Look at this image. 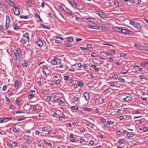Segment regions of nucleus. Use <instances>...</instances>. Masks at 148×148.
Here are the masks:
<instances>
[{
	"label": "nucleus",
	"instance_id": "nucleus-18",
	"mask_svg": "<svg viewBox=\"0 0 148 148\" xmlns=\"http://www.w3.org/2000/svg\"><path fill=\"white\" fill-rule=\"evenodd\" d=\"M57 58H55L54 59L51 61V63L53 65H56L57 64V61L56 60Z\"/></svg>",
	"mask_w": 148,
	"mask_h": 148
},
{
	"label": "nucleus",
	"instance_id": "nucleus-62",
	"mask_svg": "<svg viewBox=\"0 0 148 148\" xmlns=\"http://www.w3.org/2000/svg\"><path fill=\"white\" fill-rule=\"evenodd\" d=\"M22 43L23 44H25L27 43V40H24L22 41Z\"/></svg>",
	"mask_w": 148,
	"mask_h": 148
},
{
	"label": "nucleus",
	"instance_id": "nucleus-22",
	"mask_svg": "<svg viewBox=\"0 0 148 148\" xmlns=\"http://www.w3.org/2000/svg\"><path fill=\"white\" fill-rule=\"evenodd\" d=\"M64 45L66 47H72L73 46L72 45L70 44L69 43L64 44Z\"/></svg>",
	"mask_w": 148,
	"mask_h": 148
},
{
	"label": "nucleus",
	"instance_id": "nucleus-54",
	"mask_svg": "<svg viewBox=\"0 0 148 148\" xmlns=\"http://www.w3.org/2000/svg\"><path fill=\"white\" fill-rule=\"evenodd\" d=\"M82 40V38H78L77 39H76V40L77 42H79V41H81Z\"/></svg>",
	"mask_w": 148,
	"mask_h": 148
},
{
	"label": "nucleus",
	"instance_id": "nucleus-33",
	"mask_svg": "<svg viewBox=\"0 0 148 148\" xmlns=\"http://www.w3.org/2000/svg\"><path fill=\"white\" fill-rule=\"evenodd\" d=\"M124 142H125V141L123 139H120L119 140V144H120L124 143Z\"/></svg>",
	"mask_w": 148,
	"mask_h": 148
},
{
	"label": "nucleus",
	"instance_id": "nucleus-53",
	"mask_svg": "<svg viewBox=\"0 0 148 148\" xmlns=\"http://www.w3.org/2000/svg\"><path fill=\"white\" fill-rule=\"evenodd\" d=\"M101 121L102 123H105L106 122V119H101Z\"/></svg>",
	"mask_w": 148,
	"mask_h": 148
},
{
	"label": "nucleus",
	"instance_id": "nucleus-21",
	"mask_svg": "<svg viewBox=\"0 0 148 148\" xmlns=\"http://www.w3.org/2000/svg\"><path fill=\"white\" fill-rule=\"evenodd\" d=\"M134 46L138 50H139V49L140 48V45H138L137 44H135Z\"/></svg>",
	"mask_w": 148,
	"mask_h": 148
},
{
	"label": "nucleus",
	"instance_id": "nucleus-2",
	"mask_svg": "<svg viewBox=\"0 0 148 148\" xmlns=\"http://www.w3.org/2000/svg\"><path fill=\"white\" fill-rule=\"evenodd\" d=\"M14 14L16 15H18L20 14V11L19 8L18 7H14L13 10Z\"/></svg>",
	"mask_w": 148,
	"mask_h": 148
},
{
	"label": "nucleus",
	"instance_id": "nucleus-44",
	"mask_svg": "<svg viewBox=\"0 0 148 148\" xmlns=\"http://www.w3.org/2000/svg\"><path fill=\"white\" fill-rule=\"evenodd\" d=\"M16 114L18 113H25V112L24 111H16L15 112Z\"/></svg>",
	"mask_w": 148,
	"mask_h": 148
},
{
	"label": "nucleus",
	"instance_id": "nucleus-7",
	"mask_svg": "<svg viewBox=\"0 0 148 148\" xmlns=\"http://www.w3.org/2000/svg\"><path fill=\"white\" fill-rule=\"evenodd\" d=\"M23 37L26 38L28 39V41H30L29 36L28 33L26 32L25 34H23Z\"/></svg>",
	"mask_w": 148,
	"mask_h": 148
},
{
	"label": "nucleus",
	"instance_id": "nucleus-28",
	"mask_svg": "<svg viewBox=\"0 0 148 148\" xmlns=\"http://www.w3.org/2000/svg\"><path fill=\"white\" fill-rule=\"evenodd\" d=\"M134 136V135L132 134H127L126 136L128 137H132Z\"/></svg>",
	"mask_w": 148,
	"mask_h": 148
},
{
	"label": "nucleus",
	"instance_id": "nucleus-26",
	"mask_svg": "<svg viewBox=\"0 0 148 148\" xmlns=\"http://www.w3.org/2000/svg\"><path fill=\"white\" fill-rule=\"evenodd\" d=\"M97 29L99 30H104V29H103V28L101 27H99V26H97Z\"/></svg>",
	"mask_w": 148,
	"mask_h": 148
},
{
	"label": "nucleus",
	"instance_id": "nucleus-51",
	"mask_svg": "<svg viewBox=\"0 0 148 148\" xmlns=\"http://www.w3.org/2000/svg\"><path fill=\"white\" fill-rule=\"evenodd\" d=\"M73 99L75 101H77L78 98L77 97H73Z\"/></svg>",
	"mask_w": 148,
	"mask_h": 148
},
{
	"label": "nucleus",
	"instance_id": "nucleus-25",
	"mask_svg": "<svg viewBox=\"0 0 148 148\" xmlns=\"http://www.w3.org/2000/svg\"><path fill=\"white\" fill-rule=\"evenodd\" d=\"M139 50H147V49H146V47H144L141 46H140V48L139 49Z\"/></svg>",
	"mask_w": 148,
	"mask_h": 148
},
{
	"label": "nucleus",
	"instance_id": "nucleus-9",
	"mask_svg": "<svg viewBox=\"0 0 148 148\" xmlns=\"http://www.w3.org/2000/svg\"><path fill=\"white\" fill-rule=\"evenodd\" d=\"M6 2L9 4L10 5L12 6H15V4L12 1L10 0H7Z\"/></svg>",
	"mask_w": 148,
	"mask_h": 148
},
{
	"label": "nucleus",
	"instance_id": "nucleus-31",
	"mask_svg": "<svg viewBox=\"0 0 148 148\" xmlns=\"http://www.w3.org/2000/svg\"><path fill=\"white\" fill-rule=\"evenodd\" d=\"M60 8L61 10H62L63 12L65 11V10L61 5H60Z\"/></svg>",
	"mask_w": 148,
	"mask_h": 148
},
{
	"label": "nucleus",
	"instance_id": "nucleus-61",
	"mask_svg": "<svg viewBox=\"0 0 148 148\" xmlns=\"http://www.w3.org/2000/svg\"><path fill=\"white\" fill-rule=\"evenodd\" d=\"M80 48L82 49V50H85L88 49H87L84 47H81Z\"/></svg>",
	"mask_w": 148,
	"mask_h": 148
},
{
	"label": "nucleus",
	"instance_id": "nucleus-56",
	"mask_svg": "<svg viewBox=\"0 0 148 148\" xmlns=\"http://www.w3.org/2000/svg\"><path fill=\"white\" fill-rule=\"evenodd\" d=\"M7 88V86L5 85H4L2 88V89L3 91L5 90Z\"/></svg>",
	"mask_w": 148,
	"mask_h": 148
},
{
	"label": "nucleus",
	"instance_id": "nucleus-49",
	"mask_svg": "<svg viewBox=\"0 0 148 148\" xmlns=\"http://www.w3.org/2000/svg\"><path fill=\"white\" fill-rule=\"evenodd\" d=\"M116 132V134L118 135H121L122 134L121 132L120 131H118L117 132Z\"/></svg>",
	"mask_w": 148,
	"mask_h": 148
},
{
	"label": "nucleus",
	"instance_id": "nucleus-10",
	"mask_svg": "<svg viewBox=\"0 0 148 148\" xmlns=\"http://www.w3.org/2000/svg\"><path fill=\"white\" fill-rule=\"evenodd\" d=\"M14 28V30H17L19 29V27L17 23H14L13 24Z\"/></svg>",
	"mask_w": 148,
	"mask_h": 148
},
{
	"label": "nucleus",
	"instance_id": "nucleus-37",
	"mask_svg": "<svg viewBox=\"0 0 148 148\" xmlns=\"http://www.w3.org/2000/svg\"><path fill=\"white\" fill-rule=\"evenodd\" d=\"M85 110H87V111H89V112H90L91 111V110H92L90 108H89L88 107H87V108H85Z\"/></svg>",
	"mask_w": 148,
	"mask_h": 148
},
{
	"label": "nucleus",
	"instance_id": "nucleus-52",
	"mask_svg": "<svg viewBox=\"0 0 148 148\" xmlns=\"http://www.w3.org/2000/svg\"><path fill=\"white\" fill-rule=\"evenodd\" d=\"M56 118H58L57 120H61L62 119V118L61 116H57L56 117Z\"/></svg>",
	"mask_w": 148,
	"mask_h": 148
},
{
	"label": "nucleus",
	"instance_id": "nucleus-3",
	"mask_svg": "<svg viewBox=\"0 0 148 148\" xmlns=\"http://www.w3.org/2000/svg\"><path fill=\"white\" fill-rule=\"evenodd\" d=\"M83 96L85 97V99L87 101L90 100V94L87 92H85L83 94Z\"/></svg>",
	"mask_w": 148,
	"mask_h": 148
},
{
	"label": "nucleus",
	"instance_id": "nucleus-34",
	"mask_svg": "<svg viewBox=\"0 0 148 148\" xmlns=\"http://www.w3.org/2000/svg\"><path fill=\"white\" fill-rule=\"evenodd\" d=\"M17 52V53L18 54H21L22 53V52L20 50V49H16V50Z\"/></svg>",
	"mask_w": 148,
	"mask_h": 148
},
{
	"label": "nucleus",
	"instance_id": "nucleus-45",
	"mask_svg": "<svg viewBox=\"0 0 148 148\" xmlns=\"http://www.w3.org/2000/svg\"><path fill=\"white\" fill-rule=\"evenodd\" d=\"M119 119H120V120H121L123 119H124V117L123 116H120L119 117Z\"/></svg>",
	"mask_w": 148,
	"mask_h": 148
},
{
	"label": "nucleus",
	"instance_id": "nucleus-36",
	"mask_svg": "<svg viewBox=\"0 0 148 148\" xmlns=\"http://www.w3.org/2000/svg\"><path fill=\"white\" fill-rule=\"evenodd\" d=\"M70 78V77L68 76H65L64 77V78L65 80H68Z\"/></svg>",
	"mask_w": 148,
	"mask_h": 148
},
{
	"label": "nucleus",
	"instance_id": "nucleus-19",
	"mask_svg": "<svg viewBox=\"0 0 148 148\" xmlns=\"http://www.w3.org/2000/svg\"><path fill=\"white\" fill-rule=\"evenodd\" d=\"M84 84V83L83 82H77V85L81 87L83 86Z\"/></svg>",
	"mask_w": 148,
	"mask_h": 148
},
{
	"label": "nucleus",
	"instance_id": "nucleus-63",
	"mask_svg": "<svg viewBox=\"0 0 148 148\" xmlns=\"http://www.w3.org/2000/svg\"><path fill=\"white\" fill-rule=\"evenodd\" d=\"M132 32L130 30H127V34H131L132 33Z\"/></svg>",
	"mask_w": 148,
	"mask_h": 148
},
{
	"label": "nucleus",
	"instance_id": "nucleus-6",
	"mask_svg": "<svg viewBox=\"0 0 148 148\" xmlns=\"http://www.w3.org/2000/svg\"><path fill=\"white\" fill-rule=\"evenodd\" d=\"M97 14L99 15V16L102 18H105V17H107L106 15L104 14L102 12H98L97 13Z\"/></svg>",
	"mask_w": 148,
	"mask_h": 148
},
{
	"label": "nucleus",
	"instance_id": "nucleus-41",
	"mask_svg": "<svg viewBox=\"0 0 148 148\" xmlns=\"http://www.w3.org/2000/svg\"><path fill=\"white\" fill-rule=\"evenodd\" d=\"M120 55L121 57H125L127 55L124 53H120Z\"/></svg>",
	"mask_w": 148,
	"mask_h": 148
},
{
	"label": "nucleus",
	"instance_id": "nucleus-60",
	"mask_svg": "<svg viewBox=\"0 0 148 148\" xmlns=\"http://www.w3.org/2000/svg\"><path fill=\"white\" fill-rule=\"evenodd\" d=\"M69 140L73 143H75L76 142V140L75 139H69Z\"/></svg>",
	"mask_w": 148,
	"mask_h": 148
},
{
	"label": "nucleus",
	"instance_id": "nucleus-46",
	"mask_svg": "<svg viewBox=\"0 0 148 148\" xmlns=\"http://www.w3.org/2000/svg\"><path fill=\"white\" fill-rule=\"evenodd\" d=\"M91 45L90 44H88L87 45L86 47L87 48H90L91 47Z\"/></svg>",
	"mask_w": 148,
	"mask_h": 148
},
{
	"label": "nucleus",
	"instance_id": "nucleus-1",
	"mask_svg": "<svg viewBox=\"0 0 148 148\" xmlns=\"http://www.w3.org/2000/svg\"><path fill=\"white\" fill-rule=\"evenodd\" d=\"M6 19L5 27L6 29H8L9 26L10 20V17L8 16H6Z\"/></svg>",
	"mask_w": 148,
	"mask_h": 148
},
{
	"label": "nucleus",
	"instance_id": "nucleus-27",
	"mask_svg": "<svg viewBox=\"0 0 148 148\" xmlns=\"http://www.w3.org/2000/svg\"><path fill=\"white\" fill-rule=\"evenodd\" d=\"M7 121H4L3 118H0V123H3L7 122Z\"/></svg>",
	"mask_w": 148,
	"mask_h": 148
},
{
	"label": "nucleus",
	"instance_id": "nucleus-57",
	"mask_svg": "<svg viewBox=\"0 0 148 148\" xmlns=\"http://www.w3.org/2000/svg\"><path fill=\"white\" fill-rule=\"evenodd\" d=\"M104 54L105 55H106L107 56H110L112 54L111 53H108V52H105L104 53Z\"/></svg>",
	"mask_w": 148,
	"mask_h": 148
},
{
	"label": "nucleus",
	"instance_id": "nucleus-17",
	"mask_svg": "<svg viewBox=\"0 0 148 148\" xmlns=\"http://www.w3.org/2000/svg\"><path fill=\"white\" fill-rule=\"evenodd\" d=\"M134 27L138 29H140L141 28V26L138 23H136Z\"/></svg>",
	"mask_w": 148,
	"mask_h": 148
},
{
	"label": "nucleus",
	"instance_id": "nucleus-30",
	"mask_svg": "<svg viewBox=\"0 0 148 148\" xmlns=\"http://www.w3.org/2000/svg\"><path fill=\"white\" fill-rule=\"evenodd\" d=\"M107 123L108 124L110 125H112L114 124L113 122L112 121H107Z\"/></svg>",
	"mask_w": 148,
	"mask_h": 148
},
{
	"label": "nucleus",
	"instance_id": "nucleus-35",
	"mask_svg": "<svg viewBox=\"0 0 148 148\" xmlns=\"http://www.w3.org/2000/svg\"><path fill=\"white\" fill-rule=\"evenodd\" d=\"M49 15L50 17H52V18H55V16L54 15L51 13V12H49Z\"/></svg>",
	"mask_w": 148,
	"mask_h": 148
},
{
	"label": "nucleus",
	"instance_id": "nucleus-13",
	"mask_svg": "<svg viewBox=\"0 0 148 148\" xmlns=\"http://www.w3.org/2000/svg\"><path fill=\"white\" fill-rule=\"evenodd\" d=\"M97 26H92V25H89L87 26V27L88 28L95 29H97Z\"/></svg>",
	"mask_w": 148,
	"mask_h": 148
},
{
	"label": "nucleus",
	"instance_id": "nucleus-14",
	"mask_svg": "<svg viewBox=\"0 0 148 148\" xmlns=\"http://www.w3.org/2000/svg\"><path fill=\"white\" fill-rule=\"evenodd\" d=\"M24 63L23 64V65L24 66L27 67L28 65V61L27 60H25L24 61Z\"/></svg>",
	"mask_w": 148,
	"mask_h": 148
},
{
	"label": "nucleus",
	"instance_id": "nucleus-32",
	"mask_svg": "<svg viewBox=\"0 0 148 148\" xmlns=\"http://www.w3.org/2000/svg\"><path fill=\"white\" fill-rule=\"evenodd\" d=\"M121 31V32H122L123 33H124V34H127V30L123 29H122Z\"/></svg>",
	"mask_w": 148,
	"mask_h": 148
},
{
	"label": "nucleus",
	"instance_id": "nucleus-50",
	"mask_svg": "<svg viewBox=\"0 0 148 148\" xmlns=\"http://www.w3.org/2000/svg\"><path fill=\"white\" fill-rule=\"evenodd\" d=\"M91 128L95 130V128H97V127L95 125H92L91 126Z\"/></svg>",
	"mask_w": 148,
	"mask_h": 148
},
{
	"label": "nucleus",
	"instance_id": "nucleus-29",
	"mask_svg": "<svg viewBox=\"0 0 148 148\" xmlns=\"http://www.w3.org/2000/svg\"><path fill=\"white\" fill-rule=\"evenodd\" d=\"M17 144V143L15 142H14L12 143V147H15Z\"/></svg>",
	"mask_w": 148,
	"mask_h": 148
},
{
	"label": "nucleus",
	"instance_id": "nucleus-4",
	"mask_svg": "<svg viewBox=\"0 0 148 148\" xmlns=\"http://www.w3.org/2000/svg\"><path fill=\"white\" fill-rule=\"evenodd\" d=\"M114 30L117 32H121L122 28L120 27H116L113 28Z\"/></svg>",
	"mask_w": 148,
	"mask_h": 148
},
{
	"label": "nucleus",
	"instance_id": "nucleus-38",
	"mask_svg": "<svg viewBox=\"0 0 148 148\" xmlns=\"http://www.w3.org/2000/svg\"><path fill=\"white\" fill-rule=\"evenodd\" d=\"M52 97L51 96L47 97L46 99V100L47 101H51Z\"/></svg>",
	"mask_w": 148,
	"mask_h": 148
},
{
	"label": "nucleus",
	"instance_id": "nucleus-40",
	"mask_svg": "<svg viewBox=\"0 0 148 148\" xmlns=\"http://www.w3.org/2000/svg\"><path fill=\"white\" fill-rule=\"evenodd\" d=\"M91 55V56L92 57H96L97 56V54L94 53H92Z\"/></svg>",
	"mask_w": 148,
	"mask_h": 148
},
{
	"label": "nucleus",
	"instance_id": "nucleus-16",
	"mask_svg": "<svg viewBox=\"0 0 148 148\" xmlns=\"http://www.w3.org/2000/svg\"><path fill=\"white\" fill-rule=\"evenodd\" d=\"M14 85L15 87H18L20 85L19 82L18 81L16 80L15 82Z\"/></svg>",
	"mask_w": 148,
	"mask_h": 148
},
{
	"label": "nucleus",
	"instance_id": "nucleus-64",
	"mask_svg": "<svg viewBox=\"0 0 148 148\" xmlns=\"http://www.w3.org/2000/svg\"><path fill=\"white\" fill-rule=\"evenodd\" d=\"M5 101H10V99L7 97H5Z\"/></svg>",
	"mask_w": 148,
	"mask_h": 148
},
{
	"label": "nucleus",
	"instance_id": "nucleus-8",
	"mask_svg": "<svg viewBox=\"0 0 148 148\" xmlns=\"http://www.w3.org/2000/svg\"><path fill=\"white\" fill-rule=\"evenodd\" d=\"M71 4L72 5L74 8L75 9L77 8V3H76L75 2L73 1H71Z\"/></svg>",
	"mask_w": 148,
	"mask_h": 148
},
{
	"label": "nucleus",
	"instance_id": "nucleus-58",
	"mask_svg": "<svg viewBox=\"0 0 148 148\" xmlns=\"http://www.w3.org/2000/svg\"><path fill=\"white\" fill-rule=\"evenodd\" d=\"M13 131L14 133H16L17 132V130L16 128H14L13 130Z\"/></svg>",
	"mask_w": 148,
	"mask_h": 148
},
{
	"label": "nucleus",
	"instance_id": "nucleus-5",
	"mask_svg": "<svg viewBox=\"0 0 148 148\" xmlns=\"http://www.w3.org/2000/svg\"><path fill=\"white\" fill-rule=\"evenodd\" d=\"M37 43L39 46L41 47L43 45V43L40 39H39L37 40Z\"/></svg>",
	"mask_w": 148,
	"mask_h": 148
},
{
	"label": "nucleus",
	"instance_id": "nucleus-24",
	"mask_svg": "<svg viewBox=\"0 0 148 148\" xmlns=\"http://www.w3.org/2000/svg\"><path fill=\"white\" fill-rule=\"evenodd\" d=\"M67 40L69 42H72L74 40V39L72 38H67Z\"/></svg>",
	"mask_w": 148,
	"mask_h": 148
},
{
	"label": "nucleus",
	"instance_id": "nucleus-15",
	"mask_svg": "<svg viewBox=\"0 0 148 148\" xmlns=\"http://www.w3.org/2000/svg\"><path fill=\"white\" fill-rule=\"evenodd\" d=\"M36 95H35L34 94H31L28 95V98L29 99H31L33 98L36 97L35 96Z\"/></svg>",
	"mask_w": 148,
	"mask_h": 148
},
{
	"label": "nucleus",
	"instance_id": "nucleus-42",
	"mask_svg": "<svg viewBox=\"0 0 148 148\" xmlns=\"http://www.w3.org/2000/svg\"><path fill=\"white\" fill-rule=\"evenodd\" d=\"M21 101V100L20 99L16 100V104H18Z\"/></svg>",
	"mask_w": 148,
	"mask_h": 148
},
{
	"label": "nucleus",
	"instance_id": "nucleus-48",
	"mask_svg": "<svg viewBox=\"0 0 148 148\" xmlns=\"http://www.w3.org/2000/svg\"><path fill=\"white\" fill-rule=\"evenodd\" d=\"M113 77L114 79L117 78L118 77V75H117L115 74L113 76Z\"/></svg>",
	"mask_w": 148,
	"mask_h": 148
},
{
	"label": "nucleus",
	"instance_id": "nucleus-59",
	"mask_svg": "<svg viewBox=\"0 0 148 148\" xmlns=\"http://www.w3.org/2000/svg\"><path fill=\"white\" fill-rule=\"evenodd\" d=\"M130 23L134 26L135 25V24H136V23L134 21H132L130 22Z\"/></svg>",
	"mask_w": 148,
	"mask_h": 148
},
{
	"label": "nucleus",
	"instance_id": "nucleus-39",
	"mask_svg": "<svg viewBox=\"0 0 148 148\" xmlns=\"http://www.w3.org/2000/svg\"><path fill=\"white\" fill-rule=\"evenodd\" d=\"M21 18H25L26 19L28 17L27 16H20V17Z\"/></svg>",
	"mask_w": 148,
	"mask_h": 148
},
{
	"label": "nucleus",
	"instance_id": "nucleus-47",
	"mask_svg": "<svg viewBox=\"0 0 148 148\" xmlns=\"http://www.w3.org/2000/svg\"><path fill=\"white\" fill-rule=\"evenodd\" d=\"M32 141L31 140L28 139L26 141V143H32Z\"/></svg>",
	"mask_w": 148,
	"mask_h": 148
},
{
	"label": "nucleus",
	"instance_id": "nucleus-12",
	"mask_svg": "<svg viewBox=\"0 0 148 148\" xmlns=\"http://www.w3.org/2000/svg\"><path fill=\"white\" fill-rule=\"evenodd\" d=\"M132 99L130 97H126L123 99V100L127 102L130 101H132Z\"/></svg>",
	"mask_w": 148,
	"mask_h": 148
},
{
	"label": "nucleus",
	"instance_id": "nucleus-11",
	"mask_svg": "<svg viewBox=\"0 0 148 148\" xmlns=\"http://www.w3.org/2000/svg\"><path fill=\"white\" fill-rule=\"evenodd\" d=\"M27 5L28 7H30L32 6V3L31 0H29L27 3Z\"/></svg>",
	"mask_w": 148,
	"mask_h": 148
},
{
	"label": "nucleus",
	"instance_id": "nucleus-43",
	"mask_svg": "<svg viewBox=\"0 0 148 148\" xmlns=\"http://www.w3.org/2000/svg\"><path fill=\"white\" fill-rule=\"evenodd\" d=\"M119 80L120 81H121L123 82H125V80L124 79H122L121 78L119 77Z\"/></svg>",
	"mask_w": 148,
	"mask_h": 148
},
{
	"label": "nucleus",
	"instance_id": "nucleus-55",
	"mask_svg": "<svg viewBox=\"0 0 148 148\" xmlns=\"http://www.w3.org/2000/svg\"><path fill=\"white\" fill-rule=\"evenodd\" d=\"M120 2L118 1H116L115 2V4L116 6H118L119 5Z\"/></svg>",
	"mask_w": 148,
	"mask_h": 148
},
{
	"label": "nucleus",
	"instance_id": "nucleus-20",
	"mask_svg": "<svg viewBox=\"0 0 148 148\" xmlns=\"http://www.w3.org/2000/svg\"><path fill=\"white\" fill-rule=\"evenodd\" d=\"M41 26L43 28H45L48 29H50V27L48 26H47L45 25L44 24H42L41 25Z\"/></svg>",
	"mask_w": 148,
	"mask_h": 148
},
{
	"label": "nucleus",
	"instance_id": "nucleus-23",
	"mask_svg": "<svg viewBox=\"0 0 148 148\" xmlns=\"http://www.w3.org/2000/svg\"><path fill=\"white\" fill-rule=\"evenodd\" d=\"M71 108L74 110H77L78 109V108L77 106H73L71 107Z\"/></svg>",
	"mask_w": 148,
	"mask_h": 148
}]
</instances>
